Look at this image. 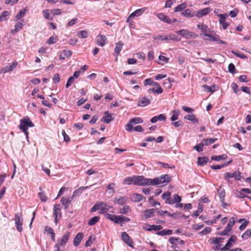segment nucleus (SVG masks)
Listing matches in <instances>:
<instances>
[{"instance_id": "f257e3e1", "label": "nucleus", "mask_w": 251, "mask_h": 251, "mask_svg": "<svg viewBox=\"0 0 251 251\" xmlns=\"http://www.w3.org/2000/svg\"><path fill=\"white\" fill-rule=\"evenodd\" d=\"M171 180V178L168 175L161 176L158 177L151 179V185H161L164 186L167 185Z\"/></svg>"}, {"instance_id": "f03ea898", "label": "nucleus", "mask_w": 251, "mask_h": 251, "mask_svg": "<svg viewBox=\"0 0 251 251\" xmlns=\"http://www.w3.org/2000/svg\"><path fill=\"white\" fill-rule=\"evenodd\" d=\"M34 126V124L30 120L28 116H25L20 120V125L18 127L23 132H25L26 130H28V127H32Z\"/></svg>"}, {"instance_id": "7ed1b4c3", "label": "nucleus", "mask_w": 251, "mask_h": 251, "mask_svg": "<svg viewBox=\"0 0 251 251\" xmlns=\"http://www.w3.org/2000/svg\"><path fill=\"white\" fill-rule=\"evenodd\" d=\"M111 207L103 202H97L91 209V212H93L100 210V214H104L109 211Z\"/></svg>"}, {"instance_id": "20e7f679", "label": "nucleus", "mask_w": 251, "mask_h": 251, "mask_svg": "<svg viewBox=\"0 0 251 251\" xmlns=\"http://www.w3.org/2000/svg\"><path fill=\"white\" fill-rule=\"evenodd\" d=\"M134 185L137 186L151 185V179L145 177L143 176H134Z\"/></svg>"}, {"instance_id": "39448f33", "label": "nucleus", "mask_w": 251, "mask_h": 251, "mask_svg": "<svg viewBox=\"0 0 251 251\" xmlns=\"http://www.w3.org/2000/svg\"><path fill=\"white\" fill-rule=\"evenodd\" d=\"M70 235L71 233L70 232H67L64 235L62 239H58L57 240V243L54 245L55 250L54 251H62L60 249V247L61 246L63 247L65 246L70 237Z\"/></svg>"}, {"instance_id": "423d86ee", "label": "nucleus", "mask_w": 251, "mask_h": 251, "mask_svg": "<svg viewBox=\"0 0 251 251\" xmlns=\"http://www.w3.org/2000/svg\"><path fill=\"white\" fill-rule=\"evenodd\" d=\"M232 177H234L235 179L237 180H241L242 178L241 173L238 171H235L232 173L227 172L224 174V178L228 180V182L230 183H232V182L229 179Z\"/></svg>"}, {"instance_id": "0eeeda50", "label": "nucleus", "mask_w": 251, "mask_h": 251, "mask_svg": "<svg viewBox=\"0 0 251 251\" xmlns=\"http://www.w3.org/2000/svg\"><path fill=\"white\" fill-rule=\"evenodd\" d=\"M15 222L17 230L21 232L23 230V219L21 213H16L15 214Z\"/></svg>"}, {"instance_id": "6e6552de", "label": "nucleus", "mask_w": 251, "mask_h": 251, "mask_svg": "<svg viewBox=\"0 0 251 251\" xmlns=\"http://www.w3.org/2000/svg\"><path fill=\"white\" fill-rule=\"evenodd\" d=\"M237 240L236 236L232 235L230 236L229 239L228 240L227 243L224 247L221 249L222 251H228L230 248L233 246V243H234Z\"/></svg>"}, {"instance_id": "1a4fd4ad", "label": "nucleus", "mask_w": 251, "mask_h": 251, "mask_svg": "<svg viewBox=\"0 0 251 251\" xmlns=\"http://www.w3.org/2000/svg\"><path fill=\"white\" fill-rule=\"evenodd\" d=\"M121 237L122 240L125 242L128 246L134 248L133 246V241L131 237L126 232H122L121 233Z\"/></svg>"}, {"instance_id": "9d476101", "label": "nucleus", "mask_w": 251, "mask_h": 251, "mask_svg": "<svg viewBox=\"0 0 251 251\" xmlns=\"http://www.w3.org/2000/svg\"><path fill=\"white\" fill-rule=\"evenodd\" d=\"M176 33L177 34H179L183 37L186 39H190L193 37L194 33L192 32H190L186 29H181L180 30H177Z\"/></svg>"}, {"instance_id": "9b49d317", "label": "nucleus", "mask_w": 251, "mask_h": 251, "mask_svg": "<svg viewBox=\"0 0 251 251\" xmlns=\"http://www.w3.org/2000/svg\"><path fill=\"white\" fill-rule=\"evenodd\" d=\"M163 228L162 226L160 225H151L149 224H146L145 226L143 227V228L145 230L152 231V230H159Z\"/></svg>"}, {"instance_id": "f8f14e48", "label": "nucleus", "mask_w": 251, "mask_h": 251, "mask_svg": "<svg viewBox=\"0 0 251 251\" xmlns=\"http://www.w3.org/2000/svg\"><path fill=\"white\" fill-rule=\"evenodd\" d=\"M73 198L74 197H73V196L71 198H65L64 197L61 198L60 202L61 203L62 205L64 207L65 209H67L69 208V205L71 203Z\"/></svg>"}, {"instance_id": "ddd939ff", "label": "nucleus", "mask_w": 251, "mask_h": 251, "mask_svg": "<svg viewBox=\"0 0 251 251\" xmlns=\"http://www.w3.org/2000/svg\"><path fill=\"white\" fill-rule=\"evenodd\" d=\"M83 237V234L82 232H79L76 235L74 238V241H73V244L75 247H77L79 244L80 243L81 241L82 240V238Z\"/></svg>"}, {"instance_id": "4468645a", "label": "nucleus", "mask_w": 251, "mask_h": 251, "mask_svg": "<svg viewBox=\"0 0 251 251\" xmlns=\"http://www.w3.org/2000/svg\"><path fill=\"white\" fill-rule=\"evenodd\" d=\"M157 17L160 19L161 21L165 22L169 24H171L173 23V21L171 19H170L167 16L165 15V14L160 13L157 14Z\"/></svg>"}, {"instance_id": "2eb2a0df", "label": "nucleus", "mask_w": 251, "mask_h": 251, "mask_svg": "<svg viewBox=\"0 0 251 251\" xmlns=\"http://www.w3.org/2000/svg\"><path fill=\"white\" fill-rule=\"evenodd\" d=\"M145 9H146V8H140V9H137V10H135V11H134L133 13H132L129 15V16L127 19L126 22H129V19L131 17H138V16H140V15H141L143 13V12L145 11Z\"/></svg>"}, {"instance_id": "dca6fc26", "label": "nucleus", "mask_w": 251, "mask_h": 251, "mask_svg": "<svg viewBox=\"0 0 251 251\" xmlns=\"http://www.w3.org/2000/svg\"><path fill=\"white\" fill-rule=\"evenodd\" d=\"M106 37L103 35H99L97 37V44L103 47L106 43Z\"/></svg>"}, {"instance_id": "f3484780", "label": "nucleus", "mask_w": 251, "mask_h": 251, "mask_svg": "<svg viewBox=\"0 0 251 251\" xmlns=\"http://www.w3.org/2000/svg\"><path fill=\"white\" fill-rule=\"evenodd\" d=\"M151 103V100L145 97H142L138 101L137 105L138 106L144 107Z\"/></svg>"}, {"instance_id": "a211bd4d", "label": "nucleus", "mask_w": 251, "mask_h": 251, "mask_svg": "<svg viewBox=\"0 0 251 251\" xmlns=\"http://www.w3.org/2000/svg\"><path fill=\"white\" fill-rule=\"evenodd\" d=\"M155 210L154 208L149 209L144 211V216L146 219L154 216Z\"/></svg>"}, {"instance_id": "6ab92c4d", "label": "nucleus", "mask_w": 251, "mask_h": 251, "mask_svg": "<svg viewBox=\"0 0 251 251\" xmlns=\"http://www.w3.org/2000/svg\"><path fill=\"white\" fill-rule=\"evenodd\" d=\"M181 14L187 18H193L196 16V12L194 11H192L189 9H187L182 12Z\"/></svg>"}, {"instance_id": "aec40b11", "label": "nucleus", "mask_w": 251, "mask_h": 251, "mask_svg": "<svg viewBox=\"0 0 251 251\" xmlns=\"http://www.w3.org/2000/svg\"><path fill=\"white\" fill-rule=\"evenodd\" d=\"M113 120V118L112 117V115L109 114L108 111L104 112V116H103L101 120L102 122L106 124H108Z\"/></svg>"}, {"instance_id": "412c9836", "label": "nucleus", "mask_w": 251, "mask_h": 251, "mask_svg": "<svg viewBox=\"0 0 251 251\" xmlns=\"http://www.w3.org/2000/svg\"><path fill=\"white\" fill-rule=\"evenodd\" d=\"M17 64H12L9 66H7L1 68L0 70V73H6L13 71L15 69Z\"/></svg>"}, {"instance_id": "4be33fe9", "label": "nucleus", "mask_w": 251, "mask_h": 251, "mask_svg": "<svg viewBox=\"0 0 251 251\" xmlns=\"http://www.w3.org/2000/svg\"><path fill=\"white\" fill-rule=\"evenodd\" d=\"M211 11V9L209 7L203 8L199 10L196 12V16L200 18L208 14Z\"/></svg>"}, {"instance_id": "5701e85b", "label": "nucleus", "mask_w": 251, "mask_h": 251, "mask_svg": "<svg viewBox=\"0 0 251 251\" xmlns=\"http://www.w3.org/2000/svg\"><path fill=\"white\" fill-rule=\"evenodd\" d=\"M146 198L142 195L137 193H134L130 198L131 201L133 202H139Z\"/></svg>"}, {"instance_id": "b1692460", "label": "nucleus", "mask_w": 251, "mask_h": 251, "mask_svg": "<svg viewBox=\"0 0 251 251\" xmlns=\"http://www.w3.org/2000/svg\"><path fill=\"white\" fill-rule=\"evenodd\" d=\"M166 120V116L163 114H159L158 116H154L151 119V122L152 123H155L158 121H165Z\"/></svg>"}, {"instance_id": "393cba45", "label": "nucleus", "mask_w": 251, "mask_h": 251, "mask_svg": "<svg viewBox=\"0 0 251 251\" xmlns=\"http://www.w3.org/2000/svg\"><path fill=\"white\" fill-rule=\"evenodd\" d=\"M209 161V158L207 157H199L198 158L197 164L199 166H203Z\"/></svg>"}, {"instance_id": "a878e982", "label": "nucleus", "mask_w": 251, "mask_h": 251, "mask_svg": "<svg viewBox=\"0 0 251 251\" xmlns=\"http://www.w3.org/2000/svg\"><path fill=\"white\" fill-rule=\"evenodd\" d=\"M218 140V139L216 138H208L203 139L201 141L203 146H208L212 144V143L216 142Z\"/></svg>"}, {"instance_id": "bb28decb", "label": "nucleus", "mask_w": 251, "mask_h": 251, "mask_svg": "<svg viewBox=\"0 0 251 251\" xmlns=\"http://www.w3.org/2000/svg\"><path fill=\"white\" fill-rule=\"evenodd\" d=\"M218 192L219 196V198L221 201H225V198L226 196V192L224 188L220 187L218 189Z\"/></svg>"}, {"instance_id": "cd10ccee", "label": "nucleus", "mask_w": 251, "mask_h": 251, "mask_svg": "<svg viewBox=\"0 0 251 251\" xmlns=\"http://www.w3.org/2000/svg\"><path fill=\"white\" fill-rule=\"evenodd\" d=\"M53 216H57L59 215L60 217L61 216V208H60V205L58 204H56L54 205L53 207Z\"/></svg>"}, {"instance_id": "c85d7f7f", "label": "nucleus", "mask_w": 251, "mask_h": 251, "mask_svg": "<svg viewBox=\"0 0 251 251\" xmlns=\"http://www.w3.org/2000/svg\"><path fill=\"white\" fill-rule=\"evenodd\" d=\"M128 198L126 196H124L122 197H120L119 199H117L114 201L115 203L123 204L127 202Z\"/></svg>"}, {"instance_id": "c756f323", "label": "nucleus", "mask_w": 251, "mask_h": 251, "mask_svg": "<svg viewBox=\"0 0 251 251\" xmlns=\"http://www.w3.org/2000/svg\"><path fill=\"white\" fill-rule=\"evenodd\" d=\"M170 40L179 41L180 39H177V37L174 34H170L166 36H164L163 41Z\"/></svg>"}, {"instance_id": "7c9ffc66", "label": "nucleus", "mask_w": 251, "mask_h": 251, "mask_svg": "<svg viewBox=\"0 0 251 251\" xmlns=\"http://www.w3.org/2000/svg\"><path fill=\"white\" fill-rule=\"evenodd\" d=\"M227 157V155L224 154L221 155L212 156L211 157V159L216 161H219L222 160H225Z\"/></svg>"}, {"instance_id": "2f4dec72", "label": "nucleus", "mask_w": 251, "mask_h": 251, "mask_svg": "<svg viewBox=\"0 0 251 251\" xmlns=\"http://www.w3.org/2000/svg\"><path fill=\"white\" fill-rule=\"evenodd\" d=\"M134 176H129L126 177L123 181V183L127 185H131L133 184L134 185Z\"/></svg>"}, {"instance_id": "473e14b6", "label": "nucleus", "mask_w": 251, "mask_h": 251, "mask_svg": "<svg viewBox=\"0 0 251 251\" xmlns=\"http://www.w3.org/2000/svg\"><path fill=\"white\" fill-rule=\"evenodd\" d=\"M202 87L204 89V91L207 92L213 93L215 91V85L213 84L211 87L207 86L206 84L202 85Z\"/></svg>"}, {"instance_id": "72a5a7b5", "label": "nucleus", "mask_w": 251, "mask_h": 251, "mask_svg": "<svg viewBox=\"0 0 251 251\" xmlns=\"http://www.w3.org/2000/svg\"><path fill=\"white\" fill-rule=\"evenodd\" d=\"M119 213L120 214H127L131 211V209L128 205H125L122 208H119Z\"/></svg>"}, {"instance_id": "f704fd0d", "label": "nucleus", "mask_w": 251, "mask_h": 251, "mask_svg": "<svg viewBox=\"0 0 251 251\" xmlns=\"http://www.w3.org/2000/svg\"><path fill=\"white\" fill-rule=\"evenodd\" d=\"M24 25L20 22L17 23L15 25V29L11 30V33H14V32H18L20 29L23 28Z\"/></svg>"}, {"instance_id": "c9c22d12", "label": "nucleus", "mask_w": 251, "mask_h": 251, "mask_svg": "<svg viewBox=\"0 0 251 251\" xmlns=\"http://www.w3.org/2000/svg\"><path fill=\"white\" fill-rule=\"evenodd\" d=\"M100 219L99 216H94L89 220L88 224L89 226H94L99 221Z\"/></svg>"}, {"instance_id": "e433bc0d", "label": "nucleus", "mask_w": 251, "mask_h": 251, "mask_svg": "<svg viewBox=\"0 0 251 251\" xmlns=\"http://www.w3.org/2000/svg\"><path fill=\"white\" fill-rule=\"evenodd\" d=\"M173 233V231L171 229H165L157 232V234L160 236H165L168 235H171Z\"/></svg>"}, {"instance_id": "4c0bfd02", "label": "nucleus", "mask_w": 251, "mask_h": 251, "mask_svg": "<svg viewBox=\"0 0 251 251\" xmlns=\"http://www.w3.org/2000/svg\"><path fill=\"white\" fill-rule=\"evenodd\" d=\"M123 46V43L121 41H119L116 43L114 51L117 54H118L120 52L122 49Z\"/></svg>"}, {"instance_id": "58836bf2", "label": "nucleus", "mask_w": 251, "mask_h": 251, "mask_svg": "<svg viewBox=\"0 0 251 251\" xmlns=\"http://www.w3.org/2000/svg\"><path fill=\"white\" fill-rule=\"evenodd\" d=\"M185 119L189 120L194 123H198V119L194 115H188L184 117Z\"/></svg>"}, {"instance_id": "ea45409f", "label": "nucleus", "mask_w": 251, "mask_h": 251, "mask_svg": "<svg viewBox=\"0 0 251 251\" xmlns=\"http://www.w3.org/2000/svg\"><path fill=\"white\" fill-rule=\"evenodd\" d=\"M90 187H91V185L89 186H83L79 187L78 189L75 190L73 192V197H74L75 194L77 193L81 194L84 190L89 188Z\"/></svg>"}, {"instance_id": "a19ab883", "label": "nucleus", "mask_w": 251, "mask_h": 251, "mask_svg": "<svg viewBox=\"0 0 251 251\" xmlns=\"http://www.w3.org/2000/svg\"><path fill=\"white\" fill-rule=\"evenodd\" d=\"M231 161H229L227 162L226 163H224V164L221 165H212V166H210V168L213 170L221 169H222L223 168H224V167L229 164L231 163Z\"/></svg>"}, {"instance_id": "79ce46f5", "label": "nucleus", "mask_w": 251, "mask_h": 251, "mask_svg": "<svg viewBox=\"0 0 251 251\" xmlns=\"http://www.w3.org/2000/svg\"><path fill=\"white\" fill-rule=\"evenodd\" d=\"M72 54V52L69 50H64L60 54L59 58L60 59H64L65 57H68Z\"/></svg>"}, {"instance_id": "37998d69", "label": "nucleus", "mask_w": 251, "mask_h": 251, "mask_svg": "<svg viewBox=\"0 0 251 251\" xmlns=\"http://www.w3.org/2000/svg\"><path fill=\"white\" fill-rule=\"evenodd\" d=\"M172 113L173 115L171 117L170 120L172 121H175L176 120H177L178 119L179 111L177 110H175L173 111Z\"/></svg>"}, {"instance_id": "c03bdc74", "label": "nucleus", "mask_w": 251, "mask_h": 251, "mask_svg": "<svg viewBox=\"0 0 251 251\" xmlns=\"http://www.w3.org/2000/svg\"><path fill=\"white\" fill-rule=\"evenodd\" d=\"M197 26L198 28L201 31V32H203V34L206 33L205 32L208 31L209 30L208 26L203 24H199L197 25Z\"/></svg>"}, {"instance_id": "a18cd8bd", "label": "nucleus", "mask_w": 251, "mask_h": 251, "mask_svg": "<svg viewBox=\"0 0 251 251\" xmlns=\"http://www.w3.org/2000/svg\"><path fill=\"white\" fill-rule=\"evenodd\" d=\"M77 36L81 38H87L88 36V33L87 31L86 30H81L79 31L77 33Z\"/></svg>"}, {"instance_id": "49530a36", "label": "nucleus", "mask_w": 251, "mask_h": 251, "mask_svg": "<svg viewBox=\"0 0 251 251\" xmlns=\"http://www.w3.org/2000/svg\"><path fill=\"white\" fill-rule=\"evenodd\" d=\"M186 7V4L185 3H182L178 5L175 9L174 12H177L184 9Z\"/></svg>"}, {"instance_id": "de8ad7c7", "label": "nucleus", "mask_w": 251, "mask_h": 251, "mask_svg": "<svg viewBox=\"0 0 251 251\" xmlns=\"http://www.w3.org/2000/svg\"><path fill=\"white\" fill-rule=\"evenodd\" d=\"M130 123L133 124H141L143 122V120L142 118L139 117H135L130 120Z\"/></svg>"}, {"instance_id": "09e8293b", "label": "nucleus", "mask_w": 251, "mask_h": 251, "mask_svg": "<svg viewBox=\"0 0 251 251\" xmlns=\"http://www.w3.org/2000/svg\"><path fill=\"white\" fill-rule=\"evenodd\" d=\"M158 164L159 165H160V166L163 168H169L170 169H175V166L174 165H172V164H168V163H164V162H159L158 163Z\"/></svg>"}, {"instance_id": "8fccbe9b", "label": "nucleus", "mask_w": 251, "mask_h": 251, "mask_svg": "<svg viewBox=\"0 0 251 251\" xmlns=\"http://www.w3.org/2000/svg\"><path fill=\"white\" fill-rule=\"evenodd\" d=\"M43 16L46 19L49 20H52L53 18L50 16V14L49 13V10L46 9L43 10Z\"/></svg>"}, {"instance_id": "3c124183", "label": "nucleus", "mask_w": 251, "mask_h": 251, "mask_svg": "<svg viewBox=\"0 0 251 251\" xmlns=\"http://www.w3.org/2000/svg\"><path fill=\"white\" fill-rule=\"evenodd\" d=\"M163 91V89L161 87H159V88H157V89H155V88H151L148 90V92H151L153 93H156L157 94H160L162 93Z\"/></svg>"}, {"instance_id": "603ef678", "label": "nucleus", "mask_w": 251, "mask_h": 251, "mask_svg": "<svg viewBox=\"0 0 251 251\" xmlns=\"http://www.w3.org/2000/svg\"><path fill=\"white\" fill-rule=\"evenodd\" d=\"M38 196L41 201H42V202H46L48 200V198L46 196V195H45V193L42 192H39L38 194Z\"/></svg>"}, {"instance_id": "864d4df0", "label": "nucleus", "mask_w": 251, "mask_h": 251, "mask_svg": "<svg viewBox=\"0 0 251 251\" xmlns=\"http://www.w3.org/2000/svg\"><path fill=\"white\" fill-rule=\"evenodd\" d=\"M26 9H22L16 15V18L17 20H19L21 19L22 17H24L25 15Z\"/></svg>"}, {"instance_id": "5fc2aeb1", "label": "nucleus", "mask_w": 251, "mask_h": 251, "mask_svg": "<svg viewBox=\"0 0 251 251\" xmlns=\"http://www.w3.org/2000/svg\"><path fill=\"white\" fill-rule=\"evenodd\" d=\"M58 41L57 37H50L47 41L48 44L50 45L55 43Z\"/></svg>"}, {"instance_id": "6e6d98bb", "label": "nucleus", "mask_w": 251, "mask_h": 251, "mask_svg": "<svg viewBox=\"0 0 251 251\" xmlns=\"http://www.w3.org/2000/svg\"><path fill=\"white\" fill-rule=\"evenodd\" d=\"M9 12L7 11H5L2 12L0 15V22L5 21L7 18L6 17L9 15Z\"/></svg>"}, {"instance_id": "4d7b16f0", "label": "nucleus", "mask_w": 251, "mask_h": 251, "mask_svg": "<svg viewBox=\"0 0 251 251\" xmlns=\"http://www.w3.org/2000/svg\"><path fill=\"white\" fill-rule=\"evenodd\" d=\"M212 41L213 42H217L218 44H226V43L219 39V37L218 35L214 36L213 38H212Z\"/></svg>"}, {"instance_id": "13d9d810", "label": "nucleus", "mask_w": 251, "mask_h": 251, "mask_svg": "<svg viewBox=\"0 0 251 251\" xmlns=\"http://www.w3.org/2000/svg\"><path fill=\"white\" fill-rule=\"evenodd\" d=\"M251 236V229L247 230L242 235V238L244 239H247L249 237Z\"/></svg>"}, {"instance_id": "bf43d9fd", "label": "nucleus", "mask_w": 251, "mask_h": 251, "mask_svg": "<svg viewBox=\"0 0 251 251\" xmlns=\"http://www.w3.org/2000/svg\"><path fill=\"white\" fill-rule=\"evenodd\" d=\"M203 145L201 142L199 144L194 147V149L196 150L198 152H201L203 151Z\"/></svg>"}, {"instance_id": "052dcab7", "label": "nucleus", "mask_w": 251, "mask_h": 251, "mask_svg": "<svg viewBox=\"0 0 251 251\" xmlns=\"http://www.w3.org/2000/svg\"><path fill=\"white\" fill-rule=\"evenodd\" d=\"M173 201H174V203H179L180 202V201H181V197L179 196H178L177 194H174L173 196Z\"/></svg>"}, {"instance_id": "680f3d73", "label": "nucleus", "mask_w": 251, "mask_h": 251, "mask_svg": "<svg viewBox=\"0 0 251 251\" xmlns=\"http://www.w3.org/2000/svg\"><path fill=\"white\" fill-rule=\"evenodd\" d=\"M75 81V78H74V76H70L68 80H67V82L66 83V88H68L69 87H70L72 84V83L74 82Z\"/></svg>"}, {"instance_id": "e2e57ef3", "label": "nucleus", "mask_w": 251, "mask_h": 251, "mask_svg": "<svg viewBox=\"0 0 251 251\" xmlns=\"http://www.w3.org/2000/svg\"><path fill=\"white\" fill-rule=\"evenodd\" d=\"M132 123H130V121H129V122L125 126L126 130L129 132L132 131L133 130V127L132 125Z\"/></svg>"}, {"instance_id": "0e129e2a", "label": "nucleus", "mask_w": 251, "mask_h": 251, "mask_svg": "<svg viewBox=\"0 0 251 251\" xmlns=\"http://www.w3.org/2000/svg\"><path fill=\"white\" fill-rule=\"evenodd\" d=\"M95 238H92V236H90L89 237V239L87 241H86V243H85V246L86 247H90L91 246V245L93 244V241H95Z\"/></svg>"}, {"instance_id": "69168bd1", "label": "nucleus", "mask_w": 251, "mask_h": 251, "mask_svg": "<svg viewBox=\"0 0 251 251\" xmlns=\"http://www.w3.org/2000/svg\"><path fill=\"white\" fill-rule=\"evenodd\" d=\"M176 0H167L165 5V8L171 7L172 5L176 3Z\"/></svg>"}, {"instance_id": "338daca9", "label": "nucleus", "mask_w": 251, "mask_h": 251, "mask_svg": "<svg viewBox=\"0 0 251 251\" xmlns=\"http://www.w3.org/2000/svg\"><path fill=\"white\" fill-rule=\"evenodd\" d=\"M211 231V228L210 227H206L201 230L200 234L201 235H206L209 233Z\"/></svg>"}, {"instance_id": "774afa93", "label": "nucleus", "mask_w": 251, "mask_h": 251, "mask_svg": "<svg viewBox=\"0 0 251 251\" xmlns=\"http://www.w3.org/2000/svg\"><path fill=\"white\" fill-rule=\"evenodd\" d=\"M228 72L232 74L235 73V67L234 64H229L228 67Z\"/></svg>"}]
</instances>
